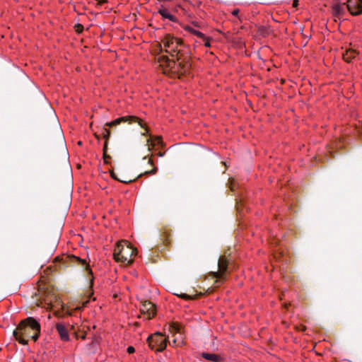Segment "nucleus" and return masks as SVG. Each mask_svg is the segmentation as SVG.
<instances>
[{
    "instance_id": "4468645a",
    "label": "nucleus",
    "mask_w": 362,
    "mask_h": 362,
    "mask_svg": "<svg viewBox=\"0 0 362 362\" xmlns=\"http://www.w3.org/2000/svg\"><path fill=\"white\" fill-rule=\"evenodd\" d=\"M332 13L334 16L339 17L344 11V6L339 2H334L332 6Z\"/></svg>"
},
{
    "instance_id": "6e6552de",
    "label": "nucleus",
    "mask_w": 362,
    "mask_h": 362,
    "mask_svg": "<svg viewBox=\"0 0 362 362\" xmlns=\"http://www.w3.org/2000/svg\"><path fill=\"white\" fill-rule=\"evenodd\" d=\"M169 332L172 334H178V337H175L172 342H169L173 346H182L184 344V340L180 332V326L177 324H173L168 326Z\"/></svg>"
},
{
    "instance_id": "5701e85b",
    "label": "nucleus",
    "mask_w": 362,
    "mask_h": 362,
    "mask_svg": "<svg viewBox=\"0 0 362 362\" xmlns=\"http://www.w3.org/2000/svg\"><path fill=\"white\" fill-rule=\"evenodd\" d=\"M240 11L239 9L238 8H235L234 9L233 11H232V14L235 16H238V13H239Z\"/></svg>"
},
{
    "instance_id": "2eb2a0df",
    "label": "nucleus",
    "mask_w": 362,
    "mask_h": 362,
    "mask_svg": "<svg viewBox=\"0 0 362 362\" xmlns=\"http://www.w3.org/2000/svg\"><path fill=\"white\" fill-rule=\"evenodd\" d=\"M202 356L205 359L210 361L221 362V357L215 354L204 353L202 354Z\"/></svg>"
},
{
    "instance_id": "a878e982",
    "label": "nucleus",
    "mask_w": 362,
    "mask_h": 362,
    "mask_svg": "<svg viewBox=\"0 0 362 362\" xmlns=\"http://www.w3.org/2000/svg\"><path fill=\"white\" fill-rule=\"evenodd\" d=\"M145 131H146V132L143 134L144 135H146V134H148V129H147V128H146V127H145Z\"/></svg>"
},
{
    "instance_id": "dca6fc26",
    "label": "nucleus",
    "mask_w": 362,
    "mask_h": 362,
    "mask_svg": "<svg viewBox=\"0 0 362 362\" xmlns=\"http://www.w3.org/2000/svg\"><path fill=\"white\" fill-rule=\"evenodd\" d=\"M161 143V137L157 136L155 138L154 141H152L151 139L147 140V145L148 146L149 151L153 148L156 144H160Z\"/></svg>"
},
{
    "instance_id": "a211bd4d",
    "label": "nucleus",
    "mask_w": 362,
    "mask_h": 362,
    "mask_svg": "<svg viewBox=\"0 0 362 362\" xmlns=\"http://www.w3.org/2000/svg\"><path fill=\"white\" fill-rule=\"evenodd\" d=\"M185 29H186V30H187L189 33L194 34V35H196L197 37H198L200 39L201 38H205V35L202 33H201V32H199L198 30H194V28H191L189 26L186 27Z\"/></svg>"
},
{
    "instance_id": "0eeeda50",
    "label": "nucleus",
    "mask_w": 362,
    "mask_h": 362,
    "mask_svg": "<svg viewBox=\"0 0 362 362\" xmlns=\"http://www.w3.org/2000/svg\"><path fill=\"white\" fill-rule=\"evenodd\" d=\"M140 317H143L144 320H151L156 315V306L150 301L142 302L140 305Z\"/></svg>"
},
{
    "instance_id": "1a4fd4ad",
    "label": "nucleus",
    "mask_w": 362,
    "mask_h": 362,
    "mask_svg": "<svg viewBox=\"0 0 362 362\" xmlns=\"http://www.w3.org/2000/svg\"><path fill=\"white\" fill-rule=\"evenodd\" d=\"M122 122H129V123L137 122L141 127L144 128L142 121L139 118L134 117V116L121 117L117 118L112 122H107L105 124V126L112 127L114 126H117V125L121 124Z\"/></svg>"
},
{
    "instance_id": "7ed1b4c3",
    "label": "nucleus",
    "mask_w": 362,
    "mask_h": 362,
    "mask_svg": "<svg viewBox=\"0 0 362 362\" xmlns=\"http://www.w3.org/2000/svg\"><path fill=\"white\" fill-rule=\"evenodd\" d=\"M39 286V297L35 302L36 306L44 308L46 310L64 309L60 298L52 289L46 288L42 291L41 286Z\"/></svg>"
},
{
    "instance_id": "6ab92c4d",
    "label": "nucleus",
    "mask_w": 362,
    "mask_h": 362,
    "mask_svg": "<svg viewBox=\"0 0 362 362\" xmlns=\"http://www.w3.org/2000/svg\"><path fill=\"white\" fill-rule=\"evenodd\" d=\"M103 136L104 137V139H105V145H104V151H105L106 148H107V139H109L110 136V132L109 129L105 128L103 131Z\"/></svg>"
},
{
    "instance_id": "b1692460",
    "label": "nucleus",
    "mask_w": 362,
    "mask_h": 362,
    "mask_svg": "<svg viewBox=\"0 0 362 362\" xmlns=\"http://www.w3.org/2000/svg\"><path fill=\"white\" fill-rule=\"evenodd\" d=\"M298 5V0H294L293 2V7H297Z\"/></svg>"
},
{
    "instance_id": "4be33fe9",
    "label": "nucleus",
    "mask_w": 362,
    "mask_h": 362,
    "mask_svg": "<svg viewBox=\"0 0 362 362\" xmlns=\"http://www.w3.org/2000/svg\"><path fill=\"white\" fill-rule=\"evenodd\" d=\"M127 351L129 354H133L135 351V349L133 346H128Z\"/></svg>"
},
{
    "instance_id": "c756f323",
    "label": "nucleus",
    "mask_w": 362,
    "mask_h": 362,
    "mask_svg": "<svg viewBox=\"0 0 362 362\" xmlns=\"http://www.w3.org/2000/svg\"><path fill=\"white\" fill-rule=\"evenodd\" d=\"M78 144V145H81V141H79Z\"/></svg>"
},
{
    "instance_id": "c85d7f7f",
    "label": "nucleus",
    "mask_w": 362,
    "mask_h": 362,
    "mask_svg": "<svg viewBox=\"0 0 362 362\" xmlns=\"http://www.w3.org/2000/svg\"><path fill=\"white\" fill-rule=\"evenodd\" d=\"M87 303V301H85V303H83V306H85Z\"/></svg>"
},
{
    "instance_id": "f03ea898",
    "label": "nucleus",
    "mask_w": 362,
    "mask_h": 362,
    "mask_svg": "<svg viewBox=\"0 0 362 362\" xmlns=\"http://www.w3.org/2000/svg\"><path fill=\"white\" fill-rule=\"evenodd\" d=\"M40 333V325L38 321L32 317L22 320L13 331L15 339L21 344H28V339L35 341L37 340Z\"/></svg>"
},
{
    "instance_id": "aec40b11",
    "label": "nucleus",
    "mask_w": 362,
    "mask_h": 362,
    "mask_svg": "<svg viewBox=\"0 0 362 362\" xmlns=\"http://www.w3.org/2000/svg\"><path fill=\"white\" fill-rule=\"evenodd\" d=\"M111 176H112L113 178H115V180H119V182H124V183H129V182H132V181L134 180H132V179H130V180H122V179H119V178H118V177L116 176L115 173L113 171H112V172H111Z\"/></svg>"
},
{
    "instance_id": "393cba45",
    "label": "nucleus",
    "mask_w": 362,
    "mask_h": 362,
    "mask_svg": "<svg viewBox=\"0 0 362 362\" xmlns=\"http://www.w3.org/2000/svg\"><path fill=\"white\" fill-rule=\"evenodd\" d=\"M159 2L170 1V0H157Z\"/></svg>"
},
{
    "instance_id": "20e7f679",
    "label": "nucleus",
    "mask_w": 362,
    "mask_h": 362,
    "mask_svg": "<svg viewBox=\"0 0 362 362\" xmlns=\"http://www.w3.org/2000/svg\"><path fill=\"white\" fill-rule=\"evenodd\" d=\"M136 255V248L127 240L118 242L113 253L115 260L124 264H131Z\"/></svg>"
},
{
    "instance_id": "bb28decb",
    "label": "nucleus",
    "mask_w": 362,
    "mask_h": 362,
    "mask_svg": "<svg viewBox=\"0 0 362 362\" xmlns=\"http://www.w3.org/2000/svg\"><path fill=\"white\" fill-rule=\"evenodd\" d=\"M81 262H82V264H86V260H82Z\"/></svg>"
},
{
    "instance_id": "cd10ccee",
    "label": "nucleus",
    "mask_w": 362,
    "mask_h": 362,
    "mask_svg": "<svg viewBox=\"0 0 362 362\" xmlns=\"http://www.w3.org/2000/svg\"><path fill=\"white\" fill-rule=\"evenodd\" d=\"M182 296V298H186L187 296L186 294H183Z\"/></svg>"
},
{
    "instance_id": "423d86ee",
    "label": "nucleus",
    "mask_w": 362,
    "mask_h": 362,
    "mask_svg": "<svg viewBox=\"0 0 362 362\" xmlns=\"http://www.w3.org/2000/svg\"><path fill=\"white\" fill-rule=\"evenodd\" d=\"M228 261L225 257H221L218 259L217 272H211L214 278L217 279L216 284L220 283L221 280L225 279L226 272L228 269Z\"/></svg>"
},
{
    "instance_id": "f257e3e1",
    "label": "nucleus",
    "mask_w": 362,
    "mask_h": 362,
    "mask_svg": "<svg viewBox=\"0 0 362 362\" xmlns=\"http://www.w3.org/2000/svg\"><path fill=\"white\" fill-rule=\"evenodd\" d=\"M172 57L170 59L167 56L160 55L158 58L159 66L165 74H172V76L180 78L189 73L191 64L188 59H182L183 43L180 38L170 34L165 35L160 45Z\"/></svg>"
},
{
    "instance_id": "ddd939ff",
    "label": "nucleus",
    "mask_w": 362,
    "mask_h": 362,
    "mask_svg": "<svg viewBox=\"0 0 362 362\" xmlns=\"http://www.w3.org/2000/svg\"><path fill=\"white\" fill-rule=\"evenodd\" d=\"M357 55L358 52L356 50L354 49H346L344 53H343V59L347 62H351V60L355 59Z\"/></svg>"
},
{
    "instance_id": "412c9836",
    "label": "nucleus",
    "mask_w": 362,
    "mask_h": 362,
    "mask_svg": "<svg viewBox=\"0 0 362 362\" xmlns=\"http://www.w3.org/2000/svg\"><path fill=\"white\" fill-rule=\"evenodd\" d=\"M204 44L205 47H210V40L209 38L205 36V38H201Z\"/></svg>"
},
{
    "instance_id": "39448f33",
    "label": "nucleus",
    "mask_w": 362,
    "mask_h": 362,
    "mask_svg": "<svg viewBox=\"0 0 362 362\" xmlns=\"http://www.w3.org/2000/svg\"><path fill=\"white\" fill-rule=\"evenodd\" d=\"M160 332H156L148 337V346L156 351H163L167 346L168 338Z\"/></svg>"
},
{
    "instance_id": "f3484780",
    "label": "nucleus",
    "mask_w": 362,
    "mask_h": 362,
    "mask_svg": "<svg viewBox=\"0 0 362 362\" xmlns=\"http://www.w3.org/2000/svg\"><path fill=\"white\" fill-rule=\"evenodd\" d=\"M147 163L148 165H150L152 167V168L151 170H145L144 174L154 175L157 171V168L154 166L153 160L151 158H148Z\"/></svg>"
},
{
    "instance_id": "f8f14e48",
    "label": "nucleus",
    "mask_w": 362,
    "mask_h": 362,
    "mask_svg": "<svg viewBox=\"0 0 362 362\" xmlns=\"http://www.w3.org/2000/svg\"><path fill=\"white\" fill-rule=\"evenodd\" d=\"M158 13L163 18L168 19L169 21L172 22H176L177 18L172 15L164 6L163 5H160V8H158Z\"/></svg>"
},
{
    "instance_id": "9d476101",
    "label": "nucleus",
    "mask_w": 362,
    "mask_h": 362,
    "mask_svg": "<svg viewBox=\"0 0 362 362\" xmlns=\"http://www.w3.org/2000/svg\"><path fill=\"white\" fill-rule=\"evenodd\" d=\"M346 8L352 15H358L362 12V0H348Z\"/></svg>"
},
{
    "instance_id": "9b49d317",
    "label": "nucleus",
    "mask_w": 362,
    "mask_h": 362,
    "mask_svg": "<svg viewBox=\"0 0 362 362\" xmlns=\"http://www.w3.org/2000/svg\"><path fill=\"white\" fill-rule=\"evenodd\" d=\"M56 329L60 337V339L64 341L69 340V335L68 332L67 326L63 322H59L56 325Z\"/></svg>"
}]
</instances>
